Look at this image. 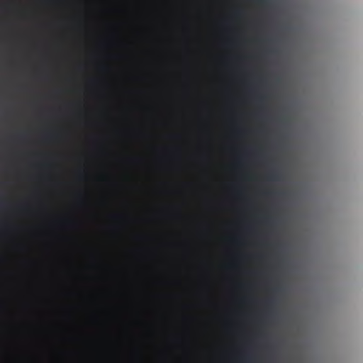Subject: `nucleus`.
<instances>
[{
  "mask_svg": "<svg viewBox=\"0 0 363 363\" xmlns=\"http://www.w3.org/2000/svg\"><path fill=\"white\" fill-rule=\"evenodd\" d=\"M269 179L270 180H277L278 174L276 172H272V173L269 174Z\"/></svg>",
  "mask_w": 363,
  "mask_h": 363,
  "instance_id": "1",
  "label": "nucleus"
},
{
  "mask_svg": "<svg viewBox=\"0 0 363 363\" xmlns=\"http://www.w3.org/2000/svg\"><path fill=\"white\" fill-rule=\"evenodd\" d=\"M260 3H261L262 4H264L265 2H264V1H260Z\"/></svg>",
  "mask_w": 363,
  "mask_h": 363,
  "instance_id": "2",
  "label": "nucleus"
},
{
  "mask_svg": "<svg viewBox=\"0 0 363 363\" xmlns=\"http://www.w3.org/2000/svg\"><path fill=\"white\" fill-rule=\"evenodd\" d=\"M259 99L261 100V99H263V96H260L259 97Z\"/></svg>",
  "mask_w": 363,
  "mask_h": 363,
  "instance_id": "3",
  "label": "nucleus"
}]
</instances>
